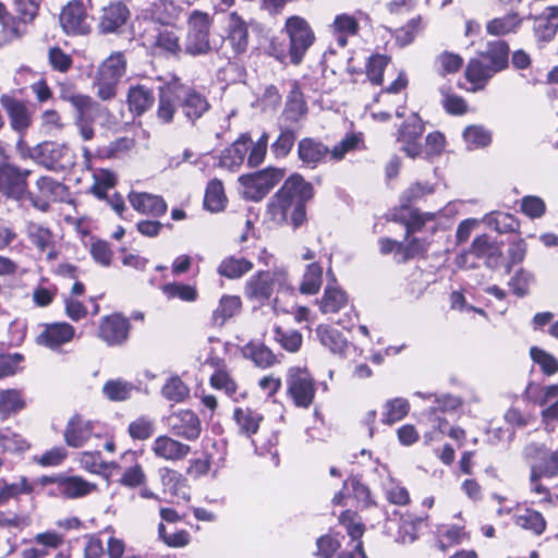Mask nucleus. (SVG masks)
Listing matches in <instances>:
<instances>
[{"mask_svg": "<svg viewBox=\"0 0 558 558\" xmlns=\"http://www.w3.org/2000/svg\"><path fill=\"white\" fill-rule=\"evenodd\" d=\"M155 102L153 90L145 85H134L128 92V105L131 112L141 116Z\"/></svg>", "mask_w": 558, "mask_h": 558, "instance_id": "34", "label": "nucleus"}, {"mask_svg": "<svg viewBox=\"0 0 558 558\" xmlns=\"http://www.w3.org/2000/svg\"><path fill=\"white\" fill-rule=\"evenodd\" d=\"M187 386L179 378L171 377L162 387V396L172 402H182L189 396Z\"/></svg>", "mask_w": 558, "mask_h": 558, "instance_id": "64", "label": "nucleus"}, {"mask_svg": "<svg viewBox=\"0 0 558 558\" xmlns=\"http://www.w3.org/2000/svg\"><path fill=\"white\" fill-rule=\"evenodd\" d=\"M31 170H22L13 165L0 168V194L20 199L27 189Z\"/></svg>", "mask_w": 558, "mask_h": 558, "instance_id": "14", "label": "nucleus"}, {"mask_svg": "<svg viewBox=\"0 0 558 558\" xmlns=\"http://www.w3.org/2000/svg\"><path fill=\"white\" fill-rule=\"evenodd\" d=\"M248 148L250 138L241 136L230 147L226 148L221 153L217 161H214V165L229 171H234L243 163Z\"/></svg>", "mask_w": 558, "mask_h": 558, "instance_id": "25", "label": "nucleus"}, {"mask_svg": "<svg viewBox=\"0 0 558 558\" xmlns=\"http://www.w3.org/2000/svg\"><path fill=\"white\" fill-rule=\"evenodd\" d=\"M340 523L345 527L348 535L352 541H357L354 545V551L361 558H368L363 550V544L360 538L363 536L364 527L360 521L356 520V513L350 510L343 511L339 518Z\"/></svg>", "mask_w": 558, "mask_h": 558, "instance_id": "43", "label": "nucleus"}, {"mask_svg": "<svg viewBox=\"0 0 558 558\" xmlns=\"http://www.w3.org/2000/svg\"><path fill=\"white\" fill-rule=\"evenodd\" d=\"M323 283V268L317 263L307 265L300 284L302 294H316Z\"/></svg>", "mask_w": 558, "mask_h": 558, "instance_id": "50", "label": "nucleus"}, {"mask_svg": "<svg viewBox=\"0 0 558 558\" xmlns=\"http://www.w3.org/2000/svg\"><path fill=\"white\" fill-rule=\"evenodd\" d=\"M509 47L504 40H495L488 44L482 58L494 69L500 72L508 65Z\"/></svg>", "mask_w": 558, "mask_h": 558, "instance_id": "38", "label": "nucleus"}, {"mask_svg": "<svg viewBox=\"0 0 558 558\" xmlns=\"http://www.w3.org/2000/svg\"><path fill=\"white\" fill-rule=\"evenodd\" d=\"M167 425L172 435L185 440H196L202 432L198 416L191 410H178L167 417Z\"/></svg>", "mask_w": 558, "mask_h": 558, "instance_id": "11", "label": "nucleus"}, {"mask_svg": "<svg viewBox=\"0 0 558 558\" xmlns=\"http://www.w3.org/2000/svg\"><path fill=\"white\" fill-rule=\"evenodd\" d=\"M94 422L75 414L68 421L63 438L69 447L81 448L94 435Z\"/></svg>", "mask_w": 558, "mask_h": 558, "instance_id": "17", "label": "nucleus"}, {"mask_svg": "<svg viewBox=\"0 0 558 558\" xmlns=\"http://www.w3.org/2000/svg\"><path fill=\"white\" fill-rule=\"evenodd\" d=\"M463 138L469 149H476L489 145L492 134L481 125H470L464 130Z\"/></svg>", "mask_w": 558, "mask_h": 558, "instance_id": "59", "label": "nucleus"}, {"mask_svg": "<svg viewBox=\"0 0 558 558\" xmlns=\"http://www.w3.org/2000/svg\"><path fill=\"white\" fill-rule=\"evenodd\" d=\"M348 306L345 292L337 287L327 286L319 301V308L323 314H336Z\"/></svg>", "mask_w": 558, "mask_h": 558, "instance_id": "37", "label": "nucleus"}, {"mask_svg": "<svg viewBox=\"0 0 558 558\" xmlns=\"http://www.w3.org/2000/svg\"><path fill=\"white\" fill-rule=\"evenodd\" d=\"M424 25L421 16L411 19L405 25L398 28L395 33L396 43L400 47H405L413 43L415 37L423 31Z\"/></svg>", "mask_w": 558, "mask_h": 558, "instance_id": "56", "label": "nucleus"}, {"mask_svg": "<svg viewBox=\"0 0 558 558\" xmlns=\"http://www.w3.org/2000/svg\"><path fill=\"white\" fill-rule=\"evenodd\" d=\"M134 386L122 379L108 380L104 387V395L111 401H124L131 397Z\"/></svg>", "mask_w": 558, "mask_h": 558, "instance_id": "55", "label": "nucleus"}, {"mask_svg": "<svg viewBox=\"0 0 558 558\" xmlns=\"http://www.w3.org/2000/svg\"><path fill=\"white\" fill-rule=\"evenodd\" d=\"M314 196L312 183L300 174L289 177L270 204L272 219L278 223H291L299 228L306 220L305 204Z\"/></svg>", "mask_w": 558, "mask_h": 558, "instance_id": "1", "label": "nucleus"}, {"mask_svg": "<svg viewBox=\"0 0 558 558\" xmlns=\"http://www.w3.org/2000/svg\"><path fill=\"white\" fill-rule=\"evenodd\" d=\"M33 158L50 170H65L74 165V153L66 144L44 142L34 148Z\"/></svg>", "mask_w": 558, "mask_h": 558, "instance_id": "6", "label": "nucleus"}, {"mask_svg": "<svg viewBox=\"0 0 558 558\" xmlns=\"http://www.w3.org/2000/svg\"><path fill=\"white\" fill-rule=\"evenodd\" d=\"M483 221L499 233H508L517 230V219L507 213L495 211L486 215Z\"/></svg>", "mask_w": 558, "mask_h": 558, "instance_id": "52", "label": "nucleus"}, {"mask_svg": "<svg viewBox=\"0 0 558 558\" xmlns=\"http://www.w3.org/2000/svg\"><path fill=\"white\" fill-rule=\"evenodd\" d=\"M522 24V19L518 13L511 12L501 17H495L487 22L486 31L493 36H505L515 33Z\"/></svg>", "mask_w": 558, "mask_h": 558, "instance_id": "39", "label": "nucleus"}, {"mask_svg": "<svg viewBox=\"0 0 558 558\" xmlns=\"http://www.w3.org/2000/svg\"><path fill=\"white\" fill-rule=\"evenodd\" d=\"M277 288L279 291H292L289 283L288 271L278 268L272 271H258L245 283V295L251 300H268Z\"/></svg>", "mask_w": 558, "mask_h": 558, "instance_id": "3", "label": "nucleus"}, {"mask_svg": "<svg viewBox=\"0 0 558 558\" xmlns=\"http://www.w3.org/2000/svg\"><path fill=\"white\" fill-rule=\"evenodd\" d=\"M253 269V263L243 257L229 256L218 266V274L228 279H238Z\"/></svg>", "mask_w": 558, "mask_h": 558, "instance_id": "40", "label": "nucleus"}, {"mask_svg": "<svg viewBox=\"0 0 558 558\" xmlns=\"http://www.w3.org/2000/svg\"><path fill=\"white\" fill-rule=\"evenodd\" d=\"M25 407L22 393L15 389H7L0 391V416L7 418L17 413Z\"/></svg>", "mask_w": 558, "mask_h": 558, "instance_id": "49", "label": "nucleus"}, {"mask_svg": "<svg viewBox=\"0 0 558 558\" xmlns=\"http://www.w3.org/2000/svg\"><path fill=\"white\" fill-rule=\"evenodd\" d=\"M558 29V7H549L534 17L533 31L536 39L542 43L550 41Z\"/></svg>", "mask_w": 558, "mask_h": 558, "instance_id": "26", "label": "nucleus"}, {"mask_svg": "<svg viewBox=\"0 0 558 558\" xmlns=\"http://www.w3.org/2000/svg\"><path fill=\"white\" fill-rule=\"evenodd\" d=\"M150 450L159 459L177 462L189 456L191 447L168 435H160L151 442Z\"/></svg>", "mask_w": 558, "mask_h": 558, "instance_id": "18", "label": "nucleus"}, {"mask_svg": "<svg viewBox=\"0 0 558 558\" xmlns=\"http://www.w3.org/2000/svg\"><path fill=\"white\" fill-rule=\"evenodd\" d=\"M34 490V485L26 476H20L15 481H9L0 477V507L5 506L11 499H19L22 495H29Z\"/></svg>", "mask_w": 558, "mask_h": 558, "instance_id": "29", "label": "nucleus"}, {"mask_svg": "<svg viewBox=\"0 0 558 558\" xmlns=\"http://www.w3.org/2000/svg\"><path fill=\"white\" fill-rule=\"evenodd\" d=\"M26 233L32 242L40 252H48V257L53 258L54 255L50 251L53 246V235L49 229L41 225L31 222L27 225Z\"/></svg>", "mask_w": 558, "mask_h": 558, "instance_id": "41", "label": "nucleus"}, {"mask_svg": "<svg viewBox=\"0 0 558 558\" xmlns=\"http://www.w3.org/2000/svg\"><path fill=\"white\" fill-rule=\"evenodd\" d=\"M181 11L172 0H155L145 10V15L157 23L173 25L179 20Z\"/></svg>", "mask_w": 558, "mask_h": 558, "instance_id": "27", "label": "nucleus"}, {"mask_svg": "<svg viewBox=\"0 0 558 558\" xmlns=\"http://www.w3.org/2000/svg\"><path fill=\"white\" fill-rule=\"evenodd\" d=\"M180 108L185 118L195 122L210 108L207 98L192 87L185 86L178 80Z\"/></svg>", "mask_w": 558, "mask_h": 558, "instance_id": "13", "label": "nucleus"}, {"mask_svg": "<svg viewBox=\"0 0 558 558\" xmlns=\"http://www.w3.org/2000/svg\"><path fill=\"white\" fill-rule=\"evenodd\" d=\"M233 418L240 432L250 436L258 430L263 415L250 408H236L233 412Z\"/></svg>", "mask_w": 558, "mask_h": 558, "instance_id": "42", "label": "nucleus"}, {"mask_svg": "<svg viewBox=\"0 0 558 558\" xmlns=\"http://www.w3.org/2000/svg\"><path fill=\"white\" fill-rule=\"evenodd\" d=\"M185 50L190 54H204L209 51L211 19L208 13L194 11L189 19Z\"/></svg>", "mask_w": 558, "mask_h": 558, "instance_id": "7", "label": "nucleus"}, {"mask_svg": "<svg viewBox=\"0 0 558 558\" xmlns=\"http://www.w3.org/2000/svg\"><path fill=\"white\" fill-rule=\"evenodd\" d=\"M121 460L125 463L131 464L122 474L120 480L121 484L128 487H137L144 484L146 475L143 471L142 465L137 462L136 451H125L122 454Z\"/></svg>", "mask_w": 558, "mask_h": 558, "instance_id": "36", "label": "nucleus"}, {"mask_svg": "<svg viewBox=\"0 0 558 558\" xmlns=\"http://www.w3.org/2000/svg\"><path fill=\"white\" fill-rule=\"evenodd\" d=\"M434 397V405L430 407V415L433 416V426L442 420L439 414H450L456 412L462 404L461 400L451 395L434 396L429 395L428 398Z\"/></svg>", "mask_w": 558, "mask_h": 558, "instance_id": "46", "label": "nucleus"}, {"mask_svg": "<svg viewBox=\"0 0 558 558\" xmlns=\"http://www.w3.org/2000/svg\"><path fill=\"white\" fill-rule=\"evenodd\" d=\"M178 80L160 88L157 118L162 123H170L173 120L177 108L180 107Z\"/></svg>", "mask_w": 558, "mask_h": 558, "instance_id": "24", "label": "nucleus"}, {"mask_svg": "<svg viewBox=\"0 0 558 558\" xmlns=\"http://www.w3.org/2000/svg\"><path fill=\"white\" fill-rule=\"evenodd\" d=\"M410 404L407 399L396 398L389 400L385 404V412L383 413L381 421L385 424L391 425L402 420L409 412Z\"/></svg>", "mask_w": 558, "mask_h": 558, "instance_id": "57", "label": "nucleus"}, {"mask_svg": "<svg viewBox=\"0 0 558 558\" xmlns=\"http://www.w3.org/2000/svg\"><path fill=\"white\" fill-rule=\"evenodd\" d=\"M134 140L120 137L108 145L99 147L97 154L101 158H122L134 148Z\"/></svg>", "mask_w": 558, "mask_h": 558, "instance_id": "53", "label": "nucleus"}, {"mask_svg": "<svg viewBox=\"0 0 558 558\" xmlns=\"http://www.w3.org/2000/svg\"><path fill=\"white\" fill-rule=\"evenodd\" d=\"M1 102L9 116L11 128L17 133H25L32 124V112L26 104L11 97H3Z\"/></svg>", "mask_w": 558, "mask_h": 558, "instance_id": "23", "label": "nucleus"}, {"mask_svg": "<svg viewBox=\"0 0 558 558\" xmlns=\"http://www.w3.org/2000/svg\"><path fill=\"white\" fill-rule=\"evenodd\" d=\"M59 493L66 498H81L89 495L97 486L80 476H65L56 480Z\"/></svg>", "mask_w": 558, "mask_h": 558, "instance_id": "28", "label": "nucleus"}, {"mask_svg": "<svg viewBox=\"0 0 558 558\" xmlns=\"http://www.w3.org/2000/svg\"><path fill=\"white\" fill-rule=\"evenodd\" d=\"M423 133L424 123L415 113L409 117L398 130L397 142L400 144V149L410 158H415L422 153Z\"/></svg>", "mask_w": 558, "mask_h": 558, "instance_id": "10", "label": "nucleus"}, {"mask_svg": "<svg viewBox=\"0 0 558 558\" xmlns=\"http://www.w3.org/2000/svg\"><path fill=\"white\" fill-rule=\"evenodd\" d=\"M131 324L120 314H112L101 318L98 336L108 345H122L129 338Z\"/></svg>", "mask_w": 558, "mask_h": 558, "instance_id": "12", "label": "nucleus"}, {"mask_svg": "<svg viewBox=\"0 0 558 558\" xmlns=\"http://www.w3.org/2000/svg\"><path fill=\"white\" fill-rule=\"evenodd\" d=\"M242 301L238 295L223 294L217 307L213 311L211 323L215 326H223L230 318L240 313Z\"/></svg>", "mask_w": 558, "mask_h": 558, "instance_id": "32", "label": "nucleus"}, {"mask_svg": "<svg viewBox=\"0 0 558 558\" xmlns=\"http://www.w3.org/2000/svg\"><path fill=\"white\" fill-rule=\"evenodd\" d=\"M514 523L534 535H541L546 529V520L543 514L534 509L526 508L523 512L515 514Z\"/></svg>", "mask_w": 558, "mask_h": 558, "instance_id": "45", "label": "nucleus"}, {"mask_svg": "<svg viewBox=\"0 0 558 558\" xmlns=\"http://www.w3.org/2000/svg\"><path fill=\"white\" fill-rule=\"evenodd\" d=\"M154 46L166 52L177 53L181 50L180 36L174 28L160 29L155 37Z\"/></svg>", "mask_w": 558, "mask_h": 558, "instance_id": "61", "label": "nucleus"}, {"mask_svg": "<svg viewBox=\"0 0 558 558\" xmlns=\"http://www.w3.org/2000/svg\"><path fill=\"white\" fill-rule=\"evenodd\" d=\"M523 457L531 468L532 480L551 478L558 474V452L543 445L530 444L523 450Z\"/></svg>", "mask_w": 558, "mask_h": 558, "instance_id": "5", "label": "nucleus"}, {"mask_svg": "<svg viewBox=\"0 0 558 558\" xmlns=\"http://www.w3.org/2000/svg\"><path fill=\"white\" fill-rule=\"evenodd\" d=\"M473 254L476 257H487L488 264H490L492 259L495 257V262L497 263V259L500 256V251L497 246L492 244L489 242V239L487 235L483 234L474 239L471 248L465 252L463 255L459 257V259H466V257Z\"/></svg>", "mask_w": 558, "mask_h": 558, "instance_id": "48", "label": "nucleus"}, {"mask_svg": "<svg viewBox=\"0 0 558 558\" xmlns=\"http://www.w3.org/2000/svg\"><path fill=\"white\" fill-rule=\"evenodd\" d=\"M75 335V329L68 323L48 324L37 336V342L51 350H57L61 345L69 343Z\"/></svg>", "mask_w": 558, "mask_h": 558, "instance_id": "19", "label": "nucleus"}, {"mask_svg": "<svg viewBox=\"0 0 558 558\" xmlns=\"http://www.w3.org/2000/svg\"><path fill=\"white\" fill-rule=\"evenodd\" d=\"M87 15L83 3L70 2L60 14V24L66 34H84L87 32Z\"/></svg>", "mask_w": 558, "mask_h": 558, "instance_id": "21", "label": "nucleus"}, {"mask_svg": "<svg viewBox=\"0 0 558 558\" xmlns=\"http://www.w3.org/2000/svg\"><path fill=\"white\" fill-rule=\"evenodd\" d=\"M131 12L123 2H110L101 9L98 29L101 34L118 33L128 22Z\"/></svg>", "mask_w": 558, "mask_h": 558, "instance_id": "15", "label": "nucleus"}, {"mask_svg": "<svg viewBox=\"0 0 558 558\" xmlns=\"http://www.w3.org/2000/svg\"><path fill=\"white\" fill-rule=\"evenodd\" d=\"M283 175L284 172L281 169L267 168L255 173L241 175L239 181L247 198L259 201L282 180Z\"/></svg>", "mask_w": 558, "mask_h": 558, "instance_id": "9", "label": "nucleus"}, {"mask_svg": "<svg viewBox=\"0 0 558 558\" xmlns=\"http://www.w3.org/2000/svg\"><path fill=\"white\" fill-rule=\"evenodd\" d=\"M496 73L483 58L472 59L465 69V77L473 85V92L483 89Z\"/></svg>", "mask_w": 558, "mask_h": 558, "instance_id": "30", "label": "nucleus"}, {"mask_svg": "<svg viewBox=\"0 0 558 558\" xmlns=\"http://www.w3.org/2000/svg\"><path fill=\"white\" fill-rule=\"evenodd\" d=\"M288 119L299 121L307 113V106L299 85L294 82L287 98L286 110Z\"/></svg>", "mask_w": 558, "mask_h": 558, "instance_id": "47", "label": "nucleus"}, {"mask_svg": "<svg viewBox=\"0 0 558 558\" xmlns=\"http://www.w3.org/2000/svg\"><path fill=\"white\" fill-rule=\"evenodd\" d=\"M275 341L288 352H298L302 345L303 337L294 329H282L281 327L275 328Z\"/></svg>", "mask_w": 558, "mask_h": 558, "instance_id": "58", "label": "nucleus"}, {"mask_svg": "<svg viewBox=\"0 0 558 558\" xmlns=\"http://www.w3.org/2000/svg\"><path fill=\"white\" fill-rule=\"evenodd\" d=\"M225 43L231 47L234 57L244 53L248 47L247 24L235 12L228 16Z\"/></svg>", "mask_w": 558, "mask_h": 558, "instance_id": "16", "label": "nucleus"}, {"mask_svg": "<svg viewBox=\"0 0 558 558\" xmlns=\"http://www.w3.org/2000/svg\"><path fill=\"white\" fill-rule=\"evenodd\" d=\"M156 430L155 421L146 415L138 416L132 421L128 427L131 438L136 440H146L150 438Z\"/></svg>", "mask_w": 558, "mask_h": 558, "instance_id": "54", "label": "nucleus"}, {"mask_svg": "<svg viewBox=\"0 0 558 558\" xmlns=\"http://www.w3.org/2000/svg\"><path fill=\"white\" fill-rule=\"evenodd\" d=\"M160 478L163 494L170 496L172 501L190 499L187 480L180 472L163 468L160 470Z\"/></svg>", "mask_w": 558, "mask_h": 558, "instance_id": "20", "label": "nucleus"}, {"mask_svg": "<svg viewBox=\"0 0 558 558\" xmlns=\"http://www.w3.org/2000/svg\"><path fill=\"white\" fill-rule=\"evenodd\" d=\"M298 153L303 163L314 168L327 157L329 149L320 142L303 138L299 142Z\"/></svg>", "mask_w": 558, "mask_h": 558, "instance_id": "31", "label": "nucleus"}, {"mask_svg": "<svg viewBox=\"0 0 558 558\" xmlns=\"http://www.w3.org/2000/svg\"><path fill=\"white\" fill-rule=\"evenodd\" d=\"M36 186L40 193V196L36 199L32 197L34 206L41 210H46L48 208V201L56 199L58 196H60L64 190L65 186L54 180L51 177H40L37 182Z\"/></svg>", "mask_w": 558, "mask_h": 558, "instance_id": "33", "label": "nucleus"}, {"mask_svg": "<svg viewBox=\"0 0 558 558\" xmlns=\"http://www.w3.org/2000/svg\"><path fill=\"white\" fill-rule=\"evenodd\" d=\"M128 198L132 207L143 215L160 217L167 213V203L159 195L132 191Z\"/></svg>", "mask_w": 558, "mask_h": 558, "instance_id": "22", "label": "nucleus"}, {"mask_svg": "<svg viewBox=\"0 0 558 558\" xmlns=\"http://www.w3.org/2000/svg\"><path fill=\"white\" fill-rule=\"evenodd\" d=\"M315 332L322 345L333 354L342 355L349 345L343 335L331 326L319 325Z\"/></svg>", "mask_w": 558, "mask_h": 558, "instance_id": "35", "label": "nucleus"}, {"mask_svg": "<svg viewBox=\"0 0 558 558\" xmlns=\"http://www.w3.org/2000/svg\"><path fill=\"white\" fill-rule=\"evenodd\" d=\"M126 58L117 51L106 58L96 72L94 87L101 100H110L117 95V86L126 72Z\"/></svg>", "mask_w": 558, "mask_h": 558, "instance_id": "2", "label": "nucleus"}, {"mask_svg": "<svg viewBox=\"0 0 558 558\" xmlns=\"http://www.w3.org/2000/svg\"><path fill=\"white\" fill-rule=\"evenodd\" d=\"M286 31L290 38L289 56L291 62L299 64L314 43V33L308 23L300 16L289 17L286 23Z\"/></svg>", "mask_w": 558, "mask_h": 558, "instance_id": "8", "label": "nucleus"}, {"mask_svg": "<svg viewBox=\"0 0 558 558\" xmlns=\"http://www.w3.org/2000/svg\"><path fill=\"white\" fill-rule=\"evenodd\" d=\"M287 391L298 408L307 409L312 405L316 388L314 378L306 368L291 367L287 373Z\"/></svg>", "mask_w": 558, "mask_h": 558, "instance_id": "4", "label": "nucleus"}, {"mask_svg": "<svg viewBox=\"0 0 558 558\" xmlns=\"http://www.w3.org/2000/svg\"><path fill=\"white\" fill-rule=\"evenodd\" d=\"M243 352L246 357L251 359L260 368L270 367L276 363L275 354L264 344L248 343Z\"/></svg>", "mask_w": 558, "mask_h": 558, "instance_id": "51", "label": "nucleus"}, {"mask_svg": "<svg viewBox=\"0 0 558 558\" xmlns=\"http://www.w3.org/2000/svg\"><path fill=\"white\" fill-rule=\"evenodd\" d=\"M530 355L545 375L551 376L558 372V360L553 354L537 347H532Z\"/></svg>", "mask_w": 558, "mask_h": 558, "instance_id": "62", "label": "nucleus"}, {"mask_svg": "<svg viewBox=\"0 0 558 558\" xmlns=\"http://www.w3.org/2000/svg\"><path fill=\"white\" fill-rule=\"evenodd\" d=\"M80 463L83 469L90 473L104 474L111 468H116L114 462L108 463L101 460L100 452H83L80 458Z\"/></svg>", "mask_w": 558, "mask_h": 558, "instance_id": "60", "label": "nucleus"}, {"mask_svg": "<svg viewBox=\"0 0 558 558\" xmlns=\"http://www.w3.org/2000/svg\"><path fill=\"white\" fill-rule=\"evenodd\" d=\"M168 299H180L185 302H193L197 299V291L194 287L183 283H167L161 287Z\"/></svg>", "mask_w": 558, "mask_h": 558, "instance_id": "63", "label": "nucleus"}, {"mask_svg": "<svg viewBox=\"0 0 558 558\" xmlns=\"http://www.w3.org/2000/svg\"><path fill=\"white\" fill-rule=\"evenodd\" d=\"M227 197L222 182L214 179L211 180L205 191L204 206L213 213H218L226 207Z\"/></svg>", "mask_w": 558, "mask_h": 558, "instance_id": "44", "label": "nucleus"}]
</instances>
